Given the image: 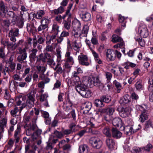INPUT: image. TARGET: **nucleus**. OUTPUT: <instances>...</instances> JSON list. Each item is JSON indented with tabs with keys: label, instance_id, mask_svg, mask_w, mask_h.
<instances>
[{
	"label": "nucleus",
	"instance_id": "11",
	"mask_svg": "<svg viewBox=\"0 0 153 153\" xmlns=\"http://www.w3.org/2000/svg\"><path fill=\"white\" fill-rule=\"evenodd\" d=\"M106 145L111 150H112L116 146L115 141L112 139L107 138L105 140Z\"/></svg>",
	"mask_w": 153,
	"mask_h": 153
},
{
	"label": "nucleus",
	"instance_id": "46",
	"mask_svg": "<svg viewBox=\"0 0 153 153\" xmlns=\"http://www.w3.org/2000/svg\"><path fill=\"white\" fill-rule=\"evenodd\" d=\"M27 31L30 33L33 32L34 31L37 30L36 27L33 26L32 25L29 23L27 24Z\"/></svg>",
	"mask_w": 153,
	"mask_h": 153
},
{
	"label": "nucleus",
	"instance_id": "4",
	"mask_svg": "<svg viewBox=\"0 0 153 153\" xmlns=\"http://www.w3.org/2000/svg\"><path fill=\"white\" fill-rule=\"evenodd\" d=\"M117 110L119 112L120 115L123 118L128 116L130 113V108L128 107H118Z\"/></svg>",
	"mask_w": 153,
	"mask_h": 153
},
{
	"label": "nucleus",
	"instance_id": "2",
	"mask_svg": "<svg viewBox=\"0 0 153 153\" xmlns=\"http://www.w3.org/2000/svg\"><path fill=\"white\" fill-rule=\"evenodd\" d=\"M16 101L17 105H21V106L19 107L20 108V112H21L23 109L26 106H27V103L28 100H27L26 96L17 97L16 98Z\"/></svg>",
	"mask_w": 153,
	"mask_h": 153
},
{
	"label": "nucleus",
	"instance_id": "59",
	"mask_svg": "<svg viewBox=\"0 0 153 153\" xmlns=\"http://www.w3.org/2000/svg\"><path fill=\"white\" fill-rule=\"evenodd\" d=\"M36 68L38 70L36 72H34L33 75V78L34 81H37L38 79V66H36Z\"/></svg>",
	"mask_w": 153,
	"mask_h": 153
},
{
	"label": "nucleus",
	"instance_id": "28",
	"mask_svg": "<svg viewBox=\"0 0 153 153\" xmlns=\"http://www.w3.org/2000/svg\"><path fill=\"white\" fill-rule=\"evenodd\" d=\"M73 3H70L69 4L68 6L67 7V10L65 12V14L63 15L62 18L64 19L67 16H68L69 17H70L71 16V14L70 13V11L71 9L73 6Z\"/></svg>",
	"mask_w": 153,
	"mask_h": 153
},
{
	"label": "nucleus",
	"instance_id": "64",
	"mask_svg": "<svg viewBox=\"0 0 153 153\" xmlns=\"http://www.w3.org/2000/svg\"><path fill=\"white\" fill-rule=\"evenodd\" d=\"M91 41L92 43L94 45H97L98 44L97 38L96 36H93L92 38Z\"/></svg>",
	"mask_w": 153,
	"mask_h": 153
},
{
	"label": "nucleus",
	"instance_id": "38",
	"mask_svg": "<svg viewBox=\"0 0 153 153\" xmlns=\"http://www.w3.org/2000/svg\"><path fill=\"white\" fill-rule=\"evenodd\" d=\"M93 77L92 78H88L87 80L85 82L84 84L85 86L91 88L93 85Z\"/></svg>",
	"mask_w": 153,
	"mask_h": 153
},
{
	"label": "nucleus",
	"instance_id": "36",
	"mask_svg": "<svg viewBox=\"0 0 153 153\" xmlns=\"http://www.w3.org/2000/svg\"><path fill=\"white\" fill-rule=\"evenodd\" d=\"M72 25L74 28L76 29L77 30H80L81 23L78 20H76L72 22Z\"/></svg>",
	"mask_w": 153,
	"mask_h": 153
},
{
	"label": "nucleus",
	"instance_id": "26",
	"mask_svg": "<svg viewBox=\"0 0 153 153\" xmlns=\"http://www.w3.org/2000/svg\"><path fill=\"white\" fill-rule=\"evenodd\" d=\"M88 30V27L87 26H84L82 30L79 35L80 38H82L83 37H86Z\"/></svg>",
	"mask_w": 153,
	"mask_h": 153
},
{
	"label": "nucleus",
	"instance_id": "6",
	"mask_svg": "<svg viewBox=\"0 0 153 153\" xmlns=\"http://www.w3.org/2000/svg\"><path fill=\"white\" fill-rule=\"evenodd\" d=\"M78 59L79 63L82 65L87 66L89 65L88 58L86 55L81 54L78 56Z\"/></svg>",
	"mask_w": 153,
	"mask_h": 153
},
{
	"label": "nucleus",
	"instance_id": "8",
	"mask_svg": "<svg viewBox=\"0 0 153 153\" xmlns=\"http://www.w3.org/2000/svg\"><path fill=\"white\" fill-rule=\"evenodd\" d=\"M54 136L53 135L50 136L47 146V149H52L53 147V144H55L58 141V139L54 138Z\"/></svg>",
	"mask_w": 153,
	"mask_h": 153
},
{
	"label": "nucleus",
	"instance_id": "35",
	"mask_svg": "<svg viewBox=\"0 0 153 153\" xmlns=\"http://www.w3.org/2000/svg\"><path fill=\"white\" fill-rule=\"evenodd\" d=\"M142 80L139 79L137 80V81L135 85V88L137 90H142L143 88V85L142 84Z\"/></svg>",
	"mask_w": 153,
	"mask_h": 153
},
{
	"label": "nucleus",
	"instance_id": "14",
	"mask_svg": "<svg viewBox=\"0 0 153 153\" xmlns=\"http://www.w3.org/2000/svg\"><path fill=\"white\" fill-rule=\"evenodd\" d=\"M123 130L126 135H130L136 132V130H134L133 126L131 125H128L124 127Z\"/></svg>",
	"mask_w": 153,
	"mask_h": 153
},
{
	"label": "nucleus",
	"instance_id": "19",
	"mask_svg": "<svg viewBox=\"0 0 153 153\" xmlns=\"http://www.w3.org/2000/svg\"><path fill=\"white\" fill-rule=\"evenodd\" d=\"M48 20L45 18H43L41 22V25L39 26V31L44 29L48 27Z\"/></svg>",
	"mask_w": 153,
	"mask_h": 153
},
{
	"label": "nucleus",
	"instance_id": "34",
	"mask_svg": "<svg viewBox=\"0 0 153 153\" xmlns=\"http://www.w3.org/2000/svg\"><path fill=\"white\" fill-rule=\"evenodd\" d=\"M94 104L95 106L98 107L102 108L105 105L102 100L99 99H96L94 101Z\"/></svg>",
	"mask_w": 153,
	"mask_h": 153
},
{
	"label": "nucleus",
	"instance_id": "52",
	"mask_svg": "<svg viewBox=\"0 0 153 153\" xmlns=\"http://www.w3.org/2000/svg\"><path fill=\"white\" fill-rule=\"evenodd\" d=\"M137 108L141 111V113H143V112H146L147 111L146 110L147 109V106L145 105H137Z\"/></svg>",
	"mask_w": 153,
	"mask_h": 153
},
{
	"label": "nucleus",
	"instance_id": "27",
	"mask_svg": "<svg viewBox=\"0 0 153 153\" xmlns=\"http://www.w3.org/2000/svg\"><path fill=\"white\" fill-rule=\"evenodd\" d=\"M122 120L119 117H115L112 121V123L114 126L118 127L121 125Z\"/></svg>",
	"mask_w": 153,
	"mask_h": 153
},
{
	"label": "nucleus",
	"instance_id": "29",
	"mask_svg": "<svg viewBox=\"0 0 153 153\" xmlns=\"http://www.w3.org/2000/svg\"><path fill=\"white\" fill-rule=\"evenodd\" d=\"M88 149V147L87 145L83 144L79 146V150L80 153H87Z\"/></svg>",
	"mask_w": 153,
	"mask_h": 153
},
{
	"label": "nucleus",
	"instance_id": "21",
	"mask_svg": "<svg viewBox=\"0 0 153 153\" xmlns=\"http://www.w3.org/2000/svg\"><path fill=\"white\" fill-rule=\"evenodd\" d=\"M46 71V68L44 66H39V75L41 79H43L46 78L44 73Z\"/></svg>",
	"mask_w": 153,
	"mask_h": 153
},
{
	"label": "nucleus",
	"instance_id": "33",
	"mask_svg": "<svg viewBox=\"0 0 153 153\" xmlns=\"http://www.w3.org/2000/svg\"><path fill=\"white\" fill-rule=\"evenodd\" d=\"M27 53L19 55L17 57L18 61L21 63H23L24 60L26 59L27 57Z\"/></svg>",
	"mask_w": 153,
	"mask_h": 153
},
{
	"label": "nucleus",
	"instance_id": "63",
	"mask_svg": "<svg viewBox=\"0 0 153 153\" xmlns=\"http://www.w3.org/2000/svg\"><path fill=\"white\" fill-rule=\"evenodd\" d=\"M76 125L74 123H72L69 125V129L73 132L75 131Z\"/></svg>",
	"mask_w": 153,
	"mask_h": 153
},
{
	"label": "nucleus",
	"instance_id": "60",
	"mask_svg": "<svg viewBox=\"0 0 153 153\" xmlns=\"http://www.w3.org/2000/svg\"><path fill=\"white\" fill-rule=\"evenodd\" d=\"M62 131L64 136L66 135H68L73 133L69 129H63Z\"/></svg>",
	"mask_w": 153,
	"mask_h": 153
},
{
	"label": "nucleus",
	"instance_id": "49",
	"mask_svg": "<svg viewBox=\"0 0 153 153\" xmlns=\"http://www.w3.org/2000/svg\"><path fill=\"white\" fill-rule=\"evenodd\" d=\"M53 68L54 70L56 71V72L58 74H61L62 73V69L61 66L60 64L59 63H58L56 67Z\"/></svg>",
	"mask_w": 153,
	"mask_h": 153
},
{
	"label": "nucleus",
	"instance_id": "5",
	"mask_svg": "<svg viewBox=\"0 0 153 153\" xmlns=\"http://www.w3.org/2000/svg\"><path fill=\"white\" fill-rule=\"evenodd\" d=\"M115 108H100L98 109L99 112L106 114L107 116L110 119H111V116L113 114Z\"/></svg>",
	"mask_w": 153,
	"mask_h": 153
},
{
	"label": "nucleus",
	"instance_id": "41",
	"mask_svg": "<svg viewBox=\"0 0 153 153\" xmlns=\"http://www.w3.org/2000/svg\"><path fill=\"white\" fill-rule=\"evenodd\" d=\"M101 100H102L103 102L106 103H109L111 100V98L110 96L108 95H103L100 97Z\"/></svg>",
	"mask_w": 153,
	"mask_h": 153
},
{
	"label": "nucleus",
	"instance_id": "43",
	"mask_svg": "<svg viewBox=\"0 0 153 153\" xmlns=\"http://www.w3.org/2000/svg\"><path fill=\"white\" fill-rule=\"evenodd\" d=\"M119 21L120 23H122V26L125 27L126 22V18L124 16H122L121 15H119Z\"/></svg>",
	"mask_w": 153,
	"mask_h": 153
},
{
	"label": "nucleus",
	"instance_id": "23",
	"mask_svg": "<svg viewBox=\"0 0 153 153\" xmlns=\"http://www.w3.org/2000/svg\"><path fill=\"white\" fill-rule=\"evenodd\" d=\"M7 119L6 117H2L0 118V129H4L6 127Z\"/></svg>",
	"mask_w": 153,
	"mask_h": 153
},
{
	"label": "nucleus",
	"instance_id": "56",
	"mask_svg": "<svg viewBox=\"0 0 153 153\" xmlns=\"http://www.w3.org/2000/svg\"><path fill=\"white\" fill-rule=\"evenodd\" d=\"M135 39L138 42L140 45L141 46L143 47L144 45L145 42L141 38H137L135 37Z\"/></svg>",
	"mask_w": 153,
	"mask_h": 153
},
{
	"label": "nucleus",
	"instance_id": "15",
	"mask_svg": "<svg viewBox=\"0 0 153 153\" xmlns=\"http://www.w3.org/2000/svg\"><path fill=\"white\" fill-rule=\"evenodd\" d=\"M80 16L82 20L86 22L89 21L91 19V14L88 12L82 13L80 14Z\"/></svg>",
	"mask_w": 153,
	"mask_h": 153
},
{
	"label": "nucleus",
	"instance_id": "1",
	"mask_svg": "<svg viewBox=\"0 0 153 153\" xmlns=\"http://www.w3.org/2000/svg\"><path fill=\"white\" fill-rule=\"evenodd\" d=\"M76 90L82 97L88 98L91 95V91L87 89L85 85L81 81L74 83Z\"/></svg>",
	"mask_w": 153,
	"mask_h": 153
},
{
	"label": "nucleus",
	"instance_id": "54",
	"mask_svg": "<svg viewBox=\"0 0 153 153\" xmlns=\"http://www.w3.org/2000/svg\"><path fill=\"white\" fill-rule=\"evenodd\" d=\"M153 147V146L150 143H149L146 146L144 147V150L147 152H149Z\"/></svg>",
	"mask_w": 153,
	"mask_h": 153
},
{
	"label": "nucleus",
	"instance_id": "3",
	"mask_svg": "<svg viewBox=\"0 0 153 153\" xmlns=\"http://www.w3.org/2000/svg\"><path fill=\"white\" fill-rule=\"evenodd\" d=\"M89 142L92 147L95 149H99L102 145V141L96 137H91L89 139Z\"/></svg>",
	"mask_w": 153,
	"mask_h": 153
},
{
	"label": "nucleus",
	"instance_id": "51",
	"mask_svg": "<svg viewBox=\"0 0 153 153\" xmlns=\"http://www.w3.org/2000/svg\"><path fill=\"white\" fill-rule=\"evenodd\" d=\"M37 52V50L36 49H34L33 50L31 51V53L30 56V59H34L35 58L37 57V61H38V57L36 56V53Z\"/></svg>",
	"mask_w": 153,
	"mask_h": 153
},
{
	"label": "nucleus",
	"instance_id": "32",
	"mask_svg": "<svg viewBox=\"0 0 153 153\" xmlns=\"http://www.w3.org/2000/svg\"><path fill=\"white\" fill-rule=\"evenodd\" d=\"M102 132L103 134L107 137H111L112 136L110 128L108 126L105 127L102 129Z\"/></svg>",
	"mask_w": 153,
	"mask_h": 153
},
{
	"label": "nucleus",
	"instance_id": "12",
	"mask_svg": "<svg viewBox=\"0 0 153 153\" xmlns=\"http://www.w3.org/2000/svg\"><path fill=\"white\" fill-rule=\"evenodd\" d=\"M91 107V102H86L83 103L82 106V109L83 110V112L87 114L90 110Z\"/></svg>",
	"mask_w": 153,
	"mask_h": 153
},
{
	"label": "nucleus",
	"instance_id": "10",
	"mask_svg": "<svg viewBox=\"0 0 153 153\" xmlns=\"http://www.w3.org/2000/svg\"><path fill=\"white\" fill-rule=\"evenodd\" d=\"M93 85L98 87L100 90H102L104 87V85L99 80L98 77H93Z\"/></svg>",
	"mask_w": 153,
	"mask_h": 153
},
{
	"label": "nucleus",
	"instance_id": "47",
	"mask_svg": "<svg viewBox=\"0 0 153 153\" xmlns=\"http://www.w3.org/2000/svg\"><path fill=\"white\" fill-rule=\"evenodd\" d=\"M43 80H44L39 83V87L44 88L45 84L49 82L50 81V79L48 78H45V79Z\"/></svg>",
	"mask_w": 153,
	"mask_h": 153
},
{
	"label": "nucleus",
	"instance_id": "17",
	"mask_svg": "<svg viewBox=\"0 0 153 153\" xmlns=\"http://www.w3.org/2000/svg\"><path fill=\"white\" fill-rule=\"evenodd\" d=\"M112 136L115 139H118L120 138L122 136V133L117 129L112 128L111 129Z\"/></svg>",
	"mask_w": 153,
	"mask_h": 153
},
{
	"label": "nucleus",
	"instance_id": "24",
	"mask_svg": "<svg viewBox=\"0 0 153 153\" xmlns=\"http://www.w3.org/2000/svg\"><path fill=\"white\" fill-rule=\"evenodd\" d=\"M79 74L76 71H74L72 73L71 79L74 83L81 81L80 78L78 76Z\"/></svg>",
	"mask_w": 153,
	"mask_h": 153
},
{
	"label": "nucleus",
	"instance_id": "13",
	"mask_svg": "<svg viewBox=\"0 0 153 153\" xmlns=\"http://www.w3.org/2000/svg\"><path fill=\"white\" fill-rule=\"evenodd\" d=\"M114 51L111 49H108L106 52V55L107 60L108 61H113L115 59V56H113Z\"/></svg>",
	"mask_w": 153,
	"mask_h": 153
},
{
	"label": "nucleus",
	"instance_id": "39",
	"mask_svg": "<svg viewBox=\"0 0 153 153\" xmlns=\"http://www.w3.org/2000/svg\"><path fill=\"white\" fill-rule=\"evenodd\" d=\"M65 10L64 8L60 6L58 9H54L52 11V13H53L55 15H57L58 14L62 13Z\"/></svg>",
	"mask_w": 153,
	"mask_h": 153
},
{
	"label": "nucleus",
	"instance_id": "61",
	"mask_svg": "<svg viewBox=\"0 0 153 153\" xmlns=\"http://www.w3.org/2000/svg\"><path fill=\"white\" fill-rule=\"evenodd\" d=\"M105 76L107 80L110 81L112 77V74L111 73L108 72H105Z\"/></svg>",
	"mask_w": 153,
	"mask_h": 153
},
{
	"label": "nucleus",
	"instance_id": "50",
	"mask_svg": "<svg viewBox=\"0 0 153 153\" xmlns=\"http://www.w3.org/2000/svg\"><path fill=\"white\" fill-rule=\"evenodd\" d=\"M59 27V26L56 24H54L53 25L52 31L56 35H57L58 34Z\"/></svg>",
	"mask_w": 153,
	"mask_h": 153
},
{
	"label": "nucleus",
	"instance_id": "55",
	"mask_svg": "<svg viewBox=\"0 0 153 153\" xmlns=\"http://www.w3.org/2000/svg\"><path fill=\"white\" fill-rule=\"evenodd\" d=\"M61 85V83L60 81L59 80L56 79V82L54 84L53 90H55L56 89L59 88Z\"/></svg>",
	"mask_w": 153,
	"mask_h": 153
},
{
	"label": "nucleus",
	"instance_id": "58",
	"mask_svg": "<svg viewBox=\"0 0 153 153\" xmlns=\"http://www.w3.org/2000/svg\"><path fill=\"white\" fill-rule=\"evenodd\" d=\"M47 62L48 64L50 65L52 68H54V66L56 65L55 62L52 59H49L48 60Z\"/></svg>",
	"mask_w": 153,
	"mask_h": 153
},
{
	"label": "nucleus",
	"instance_id": "48",
	"mask_svg": "<svg viewBox=\"0 0 153 153\" xmlns=\"http://www.w3.org/2000/svg\"><path fill=\"white\" fill-rule=\"evenodd\" d=\"M67 116L68 118H72L73 120L74 121H75L76 120V115L75 110H72L69 114L67 115Z\"/></svg>",
	"mask_w": 153,
	"mask_h": 153
},
{
	"label": "nucleus",
	"instance_id": "37",
	"mask_svg": "<svg viewBox=\"0 0 153 153\" xmlns=\"http://www.w3.org/2000/svg\"><path fill=\"white\" fill-rule=\"evenodd\" d=\"M0 7L1 10L4 13H6L9 10L8 8L4 4L3 1H2L0 2Z\"/></svg>",
	"mask_w": 153,
	"mask_h": 153
},
{
	"label": "nucleus",
	"instance_id": "18",
	"mask_svg": "<svg viewBox=\"0 0 153 153\" xmlns=\"http://www.w3.org/2000/svg\"><path fill=\"white\" fill-rule=\"evenodd\" d=\"M7 15L8 17L12 18L11 22L13 24H15L18 19V16L12 11H9L7 13Z\"/></svg>",
	"mask_w": 153,
	"mask_h": 153
},
{
	"label": "nucleus",
	"instance_id": "53",
	"mask_svg": "<svg viewBox=\"0 0 153 153\" xmlns=\"http://www.w3.org/2000/svg\"><path fill=\"white\" fill-rule=\"evenodd\" d=\"M38 137V130L34 132L32 135V138L33 140L34 141L37 140V143L38 144V141H37V139Z\"/></svg>",
	"mask_w": 153,
	"mask_h": 153
},
{
	"label": "nucleus",
	"instance_id": "7",
	"mask_svg": "<svg viewBox=\"0 0 153 153\" xmlns=\"http://www.w3.org/2000/svg\"><path fill=\"white\" fill-rule=\"evenodd\" d=\"M35 93L34 91H31L26 96L28 97L27 102V106L29 107H31L33 105L35 101Z\"/></svg>",
	"mask_w": 153,
	"mask_h": 153
},
{
	"label": "nucleus",
	"instance_id": "31",
	"mask_svg": "<svg viewBox=\"0 0 153 153\" xmlns=\"http://www.w3.org/2000/svg\"><path fill=\"white\" fill-rule=\"evenodd\" d=\"M148 114L147 112H143L140 116V120L142 123L143 122L148 119Z\"/></svg>",
	"mask_w": 153,
	"mask_h": 153
},
{
	"label": "nucleus",
	"instance_id": "45",
	"mask_svg": "<svg viewBox=\"0 0 153 153\" xmlns=\"http://www.w3.org/2000/svg\"><path fill=\"white\" fill-rule=\"evenodd\" d=\"M9 36H17L19 34V29L17 28L15 30L13 29H11L9 31Z\"/></svg>",
	"mask_w": 153,
	"mask_h": 153
},
{
	"label": "nucleus",
	"instance_id": "30",
	"mask_svg": "<svg viewBox=\"0 0 153 153\" xmlns=\"http://www.w3.org/2000/svg\"><path fill=\"white\" fill-rule=\"evenodd\" d=\"M24 19L23 18L22 16L19 17L18 16V19L16 22L15 24H16V25L19 28H22L24 25Z\"/></svg>",
	"mask_w": 153,
	"mask_h": 153
},
{
	"label": "nucleus",
	"instance_id": "44",
	"mask_svg": "<svg viewBox=\"0 0 153 153\" xmlns=\"http://www.w3.org/2000/svg\"><path fill=\"white\" fill-rule=\"evenodd\" d=\"M111 41L113 43H116L119 42L120 41H121L122 39L116 34H114L112 36Z\"/></svg>",
	"mask_w": 153,
	"mask_h": 153
},
{
	"label": "nucleus",
	"instance_id": "16",
	"mask_svg": "<svg viewBox=\"0 0 153 153\" xmlns=\"http://www.w3.org/2000/svg\"><path fill=\"white\" fill-rule=\"evenodd\" d=\"M65 60L67 62H68L71 65L74 63V60L73 57L71 56V52L69 49H67V51L65 55Z\"/></svg>",
	"mask_w": 153,
	"mask_h": 153
},
{
	"label": "nucleus",
	"instance_id": "9",
	"mask_svg": "<svg viewBox=\"0 0 153 153\" xmlns=\"http://www.w3.org/2000/svg\"><path fill=\"white\" fill-rule=\"evenodd\" d=\"M141 36L143 38H146L149 35V33L145 25L140 26L138 29Z\"/></svg>",
	"mask_w": 153,
	"mask_h": 153
},
{
	"label": "nucleus",
	"instance_id": "42",
	"mask_svg": "<svg viewBox=\"0 0 153 153\" xmlns=\"http://www.w3.org/2000/svg\"><path fill=\"white\" fill-rule=\"evenodd\" d=\"M54 134L55 135H53L54 136V138L56 136L57 138L61 139L64 137L62 130L61 131H59L55 130L54 131Z\"/></svg>",
	"mask_w": 153,
	"mask_h": 153
},
{
	"label": "nucleus",
	"instance_id": "40",
	"mask_svg": "<svg viewBox=\"0 0 153 153\" xmlns=\"http://www.w3.org/2000/svg\"><path fill=\"white\" fill-rule=\"evenodd\" d=\"M18 112H19V113H21V112H20V108L15 107L12 110L10 111V114L13 117H15L16 116V114Z\"/></svg>",
	"mask_w": 153,
	"mask_h": 153
},
{
	"label": "nucleus",
	"instance_id": "57",
	"mask_svg": "<svg viewBox=\"0 0 153 153\" xmlns=\"http://www.w3.org/2000/svg\"><path fill=\"white\" fill-rule=\"evenodd\" d=\"M90 50L91 51L95 59L96 60H98L99 59L98 54L92 49V48H90Z\"/></svg>",
	"mask_w": 153,
	"mask_h": 153
},
{
	"label": "nucleus",
	"instance_id": "20",
	"mask_svg": "<svg viewBox=\"0 0 153 153\" xmlns=\"http://www.w3.org/2000/svg\"><path fill=\"white\" fill-rule=\"evenodd\" d=\"M69 35L68 31L65 30H63L61 33L60 36L57 39L58 43H61L63 40L64 37H67Z\"/></svg>",
	"mask_w": 153,
	"mask_h": 153
},
{
	"label": "nucleus",
	"instance_id": "62",
	"mask_svg": "<svg viewBox=\"0 0 153 153\" xmlns=\"http://www.w3.org/2000/svg\"><path fill=\"white\" fill-rule=\"evenodd\" d=\"M131 98L133 100H137L139 99V96L137 94L133 92L131 94Z\"/></svg>",
	"mask_w": 153,
	"mask_h": 153
},
{
	"label": "nucleus",
	"instance_id": "25",
	"mask_svg": "<svg viewBox=\"0 0 153 153\" xmlns=\"http://www.w3.org/2000/svg\"><path fill=\"white\" fill-rule=\"evenodd\" d=\"M129 99L130 97L128 95H124L123 97L120 100V103L123 104H128L130 102Z\"/></svg>",
	"mask_w": 153,
	"mask_h": 153
},
{
	"label": "nucleus",
	"instance_id": "22",
	"mask_svg": "<svg viewBox=\"0 0 153 153\" xmlns=\"http://www.w3.org/2000/svg\"><path fill=\"white\" fill-rule=\"evenodd\" d=\"M72 47L73 49L76 51V54L77 52H79L81 47L80 43L78 42L77 40H75L72 43Z\"/></svg>",
	"mask_w": 153,
	"mask_h": 153
}]
</instances>
